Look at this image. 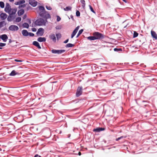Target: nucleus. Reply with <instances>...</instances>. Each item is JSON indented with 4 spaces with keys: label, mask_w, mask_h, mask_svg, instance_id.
Wrapping results in <instances>:
<instances>
[{
    "label": "nucleus",
    "mask_w": 157,
    "mask_h": 157,
    "mask_svg": "<svg viewBox=\"0 0 157 157\" xmlns=\"http://www.w3.org/2000/svg\"><path fill=\"white\" fill-rule=\"evenodd\" d=\"M39 16L43 18V19L47 21V19L48 18H50L51 17L49 13L47 11L45 12L40 11L39 13Z\"/></svg>",
    "instance_id": "1"
},
{
    "label": "nucleus",
    "mask_w": 157,
    "mask_h": 157,
    "mask_svg": "<svg viewBox=\"0 0 157 157\" xmlns=\"http://www.w3.org/2000/svg\"><path fill=\"white\" fill-rule=\"evenodd\" d=\"M46 21L42 18H40L37 19L34 22L35 25L37 26H41L42 25H45L46 23Z\"/></svg>",
    "instance_id": "2"
},
{
    "label": "nucleus",
    "mask_w": 157,
    "mask_h": 157,
    "mask_svg": "<svg viewBox=\"0 0 157 157\" xmlns=\"http://www.w3.org/2000/svg\"><path fill=\"white\" fill-rule=\"evenodd\" d=\"M93 35L94 36L96 40L102 39L105 37V36L104 35L98 32L94 33Z\"/></svg>",
    "instance_id": "3"
},
{
    "label": "nucleus",
    "mask_w": 157,
    "mask_h": 157,
    "mask_svg": "<svg viewBox=\"0 0 157 157\" xmlns=\"http://www.w3.org/2000/svg\"><path fill=\"white\" fill-rule=\"evenodd\" d=\"M65 52V50L61 49V50H56L55 49H52L51 50V52L53 54H61Z\"/></svg>",
    "instance_id": "4"
},
{
    "label": "nucleus",
    "mask_w": 157,
    "mask_h": 157,
    "mask_svg": "<svg viewBox=\"0 0 157 157\" xmlns=\"http://www.w3.org/2000/svg\"><path fill=\"white\" fill-rule=\"evenodd\" d=\"M82 86H78L77 90L76 93V97H78L82 95Z\"/></svg>",
    "instance_id": "5"
},
{
    "label": "nucleus",
    "mask_w": 157,
    "mask_h": 157,
    "mask_svg": "<svg viewBox=\"0 0 157 157\" xmlns=\"http://www.w3.org/2000/svg\"><path fill=\"white\" fill-rule=\"evenodd\" d=\"M8 29L11 31H17L19 29V28L17 25H12L9 27Z\"/></svg>",
    "instance_id": "6"
},
{
    "label": "nucleus",
    "mask_w": 157,
    "mask_h": 157,
    "mask_svg": "<svg viewBox=\"0 0 157 157\" xmlns=\"http://www.w3.org/2000/svg\"><path fill=\"white\" fill-rule=\"evenodd\" d=\"M44 29L42 28H39L36 33V34L39 35L40 36H42L44 33Z\"/></svg>",
    "instance_id": "7"
},
{
    "label": "nucleus",
    "mask_w": 157,
    "mask_h": 157,
    "mask_svg": "<svg viewBox=\"0 0 157 157\" xmlns=\"http://www.w3.org/2000/svg\"><path fill=\"white\" fill-rule=\"evenodd\" d=\"M79 28V26H78L74 29L71 35V38H72L75 36V35H76V33L77 32Z\"/></svg>",
    "instance_id": "8"
},
{
    "label": "nucleus",
    "mask_w": 157,
    "mask_h": 157,
    "mask_svg": "<svg viewBox=\"0 0 157 157\" xmlns=\"http://www.w3.org/2000/svg\"><path fill=\"white\" fill-rule=\"evenodd\" d=\"M8 37L6 34H2L0 36V39L2 40L4 42H6L8 39Z\"/></svg>",
    "instance_id": "9"
},
{
    "label": "nucleus",
    "mask_w": 157,
    "mask_h": 157,
    "mask_svg": "<svg viewBox=\"0 0 157 157\" xmlns=\"http://www.w3.org/2000/svg\"><path fill=\"white\" fill-rule=\"evenodd\" d=\"M105 130V128H104L99 127L96 128H94L93 130V131L94 132H99L101 131H104Z\"/></svg>",
    "instance_id": "10"
},
{
    "label": "nucleus",
    "mask_w": 157,
    "mask_h": 157,
    "mask_svg": "<svg viewBox=\"0 0 157 157\" xmlns=\"http://www.w3.org/2000/svg\"><path fill=\"white\" fill-rule=\"evenodd\" d=\"M49 38L54 43L56 42V39L55 35L54 34H51L49 36Z\"/></svg>",
    "instance_id": "11"
},
{
    "label": "nucleus",
    "mask_w": 157,
    "mask_h": 157,
    "mask_svg": "<svg viewBox=\"0 0 157 157\" xmlns=\"http://www.w3.org/2000/svg\"><path fill=\"white\" fill-rule=\"evenodd\" d=\"M29 3L32 6L35 7L36 6L37 2L36 1H29Z\"/></svg>",
    "instance_id": "12"
},
{
    "label": "nucleus",
    "mask_w": 157,
    "mask_h": 157,
    "mask_svg": "<svg viewBox=\"0 0 157 157\" xmlns=\"http://www.w3.org/2000/svg\"><path fill=\"white\" fill-rule=\"evenodd\" d=\"M32 44L37 47L38 49H41V47L38 42L37 41H34L33 42Z\"/></svg>",
    "instance_id": "13"
},
{
    "label": "nucleus",
    "mask_w": 157,
    "mask_h": 157,
    "mask_svg": "<svg viewBox=\"0 0 157 157\" xmlns=\"http://www.w3.org/2000/svg\"><path fill=\"white\" fill-rule=\"evenodd\" d=\"M9 15L8 16L7 20L8 21H11L13 20L15 18V16L9 13Z\"/></svg>",
    "instance_id": "14"
},
{
    "label": "nucleus",
    "mask_w": 157,
    "mask_h": 157,
    "mask_svg": "<svg viewBox=\"0 0 157 157\" xmlns=\"http://www.w3.org/2000/svg\"><path fill=\"white\" fill-rule=\"evenodd\" d=\"M7 15L5 13H2L0 15V17L2 20H5L7 17Z\"/></svg>",
    "instance_id": "15"
},
{
    "label": "nucleus",
    "mask_w": 157,
    "mask_h": 157,
    "mask_svg": "<svg viewBox=\"0 0 157 157\" xmlns=\"http://www.w3.org/2000/svg\"><path fill=\"white\" fill-rule=\"evenodd\" d=\"M151 36L155 40L157 39V35L155 31L151 30Z\"/></svg>",
    "instance_id": "16"
},
{
    "label": "nucleus",
    "mask_w": 157,
    "mask_h": 157,
    "mask_svg": "<svg viewBox=\"0 0 157 157\" xmlns=\"http://www.w3.org/2000/svg\"><path fill=\"white\" fill-rule=\"evenodd\" d=\"M37 40L38 41L40 42H44L46 41V38L44 37H40L38 38Z\"/></svg>",
    "instance_id": "17"
},
{
    "label": "nucleus",
    "mask_w": 157,
    "mask_h": 157,
    "mask_svg": "<svg viewBox=\"0 0 157 157\" xmlns=\"http://www.w3.org/2000/svg\"><path fill=\"white\" fill-rule=\"evenodd\" d=\"M29 33V32L26 30L24 29L22 31V34L24 36H28Z\"/></svg>",
    "instance_id": "18"
},
{
    "label": "nucleus",
    "mask_w": 157,
    "mask_h": 157,
    "mask_svg": "<svg viewBox=\"0 0 157 157\" xmlns=\"http://www.w3.org/2000/svg\"><path fill=\"white\" fill-rule=\"evenodd\" d=\"M11 10V9L10 7L9 6H6V7L5 8V11L6 13H8L9 14L10 13Z\"/></svg>",
    "instance_id": "19"
},
{
    "label": "nucleus",
    "mask_w": 157,
    "mask_h": 157,
    "mask_svg": "<svg viewBox=\"0 0 157 157\" xmlns=\"http://www.w3.org/2000/svg\"><path fill=\"white\" fill-rule=\"evenodd\" d=\"M18 74V73L16 72V71L14 70H13L10 74L9 75L10 76H14Z\"/></svg>",
    "instance_id": "20"
},
{
    "label": "nucleus",
    "mask_w": 157,
    "mask_h": 157,
    "mask_svg": "<svg viewBox=\"0 0 157 157\" xmlns=\"http://www.w3.org/2000/svg\"><path fill=\"white\" fill-rule=\"evenodd\" d=\"M24 12L25 11L23 9H21L18 11V15L19 16H21L24 13Z\"/></svg>",
    "instance_id": "21"
},
{
    "label": "nucleus",
    "mask_w": 157,
    "mask_h": 157,
    "mask_svg": "<svg viewBox=\"0 0 157 157\" xmlns=\"http://www.w3.org/2000/svg\"><path fill=\"white\" fill-rule=\"evenodd\" d=\"M56 39L57 41H58L62 37L61 34L59 33H56Z\"/></svg>",
    "instance_id": "22"
},
{
    "label": "nucleus",
    "mask_w": 157,
    "mask_h": 157,
    "mask_svg": "<svg viewBox=\"0 0 157 157\" xmlns=\"http://www.w3.org/2000/svg\"><path fill=\"white\" fill-rule=\"evenodd\" d=\"M75 46L74 44H72L71 43H68L66 44L65 45V47L66 48H71L74 47Z\"/></svg>",
    "instance_id": "23"
},
{
    "label": "nucleus",
    "mask_w": 157,
    "mask_h": 157,
    "mask_svg": "<svg viewBox=\"0 0 157 157\" xmlns=\"http://www.w3.org/2000/svg\"><path fill=\"white\" fill-rule=\"evenodd\" d=\"M87 38L88 40H96L94 36L93 35V36H89L87 37Z\"/></svg>",
    "instance_id": "24"
},
{
    "label": "nucleus",
    "mask_w": 157,
    "mask_h": 157,
    "mask_svg": "<svg viewBox=\"0 0 157 157\" xmlns=\"http://www.w3.org/2000/svg\"><path fill=\"white\" fill-rule=\"evenodd\" d=\"M22 26L24 28H25L27 29H28L29 27V24L26 22L24 23L23 24Z\"/></svg>",
    "instance_id": "25"
},
{
    "label": "nucleus",
    "mask_w": 157,
    "mask_h": 157,
    "mask_svg": "<svg viewBox=\"0 0 157 157\" xmlns=\"http://www.w3.org/2000/svg\"><path fill=\"white\" fill-rule=\"evenodd\" d=\"M83 29H82L79 30L78 31V33L77 34V35L76 36V38H77L78 37V36L82 33L83 32Z\"/></svg>",
    "instance_id": "26"
},
{
    "label": "nucleus",
    "mask_w": 157,
    "mask_h": 157,
    "mask_svg": "<svg viewBox=\"0 0 157 157\" xmlns=\"http://www.w3.org/2000/svg\"><path fill=\"white\" fill-rule=\"evenodd\" d=\"M39 10H40V11L45 12L46 11L44 7L43 6H39Z\"/></svg>",
    "instance_id": "27"
},
{
    "label": "nucleus",
    "mask_w": 157,
    "mask_h": 157,
    "mask_svg": "<svg viewBox=\"0 0 157 157\" xmlns=\"http://www.w3.org/2000/svg\"><path fill=\"white\" fill-rule=\"evenodd\" d=\"M71 7L70 6H68L66 7V8H64L63 10L65 11H68L69 10H71Z\"/></svg>",
    "instance_id": "28"
},
{
    "label": "nucleus",
    "mask_w": 157,
    "mask_h": 157,
    "mask_svg": "<svg viewBox=\"0 0 157 157\" xmlns=\"http://www.w3.org/2000/svg\"><path fill=\"white\" fill-rule=\"evenodd\" d=\"M126 137V136H120L119 137L116 138V141H118L122 139L125 138Z\"/></svg>",
    "instance_id": "29"
},
{
    "label": "nucleus",
    "mask_w": 157,
    "mask_h": 157,
    "mask_svg": "<svg viewBox=\"0 0 157 157\" xmlns=\"http://www.w3.org/2000/svg\"><path fill=\"white\" fill-rule=\"evenodd\" d=\"M114 51L115 52H119L120 51H122V50L121 48H115L114 49Z\"/></svg>",
    "instance_id": "30"
},
{
    "label": "nucleus",
    "mask_w": 157,
    "mask_h": 157,
    "mask_svg": "<svg viewBox=\"0 0 157 157\" xmlns=\"http://www.w3.org/2000/svg\"><path fill=\"white\" fill-rule=\"evenodd\" d=\"M138 35V33L136 31L134 32L133 38H134L137 37Z\"/></svg>",
    "instance_id": "31"
},
{
    "label": "nucleus",
    "mask_w": 157,
    "mask_h": 157,
    "mask_svg": "<svg viewBox=\"0 0 157 157\" xmlns=\"http://www.w3.org/2000/svg\"><path fill=\"white\" fill-rule=\"evenodd\" d=\"M17 11V10L16 9L13 10L10 13V14L12 15H14Z\"/></svg>",
    "instance_id": "32"
},
{
    "label": "nucleus",
    "mask_w": 157,
    "mask_h": 157,
    "mask_svg": "<svg viewBox=\"0 0 157 157\" xmlns=\"http://www.w3.org/2000/svg\"><path fill=\"white\" fill-rule=\"evenodd\" d=\"M21 21V18L20 17H17L15 20L16 22H19Z\"/></svg>",
    "instance_id": "33"
},
{
    "label": "nucleus",
    "mask_w": 157,
    "mask_h": 157,
    "mask_svg": "<svg viewBox=\"0 0 157 157\" xmlns=\"http://www.w3.org/2000/svg\"><path fill=\"white\" fill-rule=\"evenodd\" d=\"M5 6V4L4 3L2 2H0V7L2 8H4V7Z\"/></svg>",
    "instance_id": "34"
},
{
    "label": "nucleus",
    "mask_w": 157,
    "mask_h": 157,
    "mask_svg": "<svg viewBox=\"0 0 157 157\" xmlns=\"http://www.w3.org/2000/svg\"><path fill=\"white\" fill-rule=\"evenodd\" d=\"M81 3L82 4V6L84 8L85 6V1H80Z\"/></svg>",
    "instance_id": "35"
},
{
    "label": "nucleus",
    "mask_w": 157,
    "mask_h": 157,
    "mask_svg": "<svg viewBox=\"0 0 157 157\" xmlns=\"http://www.w3.org/2000/svg\"><path fill=\"white\" fill-rule=\"evenodd\" d=\"M89 7H90V11L93 12V13H95V12L94 11L93 9V8L90 5H89Z\"/></svg>",
    "instance_id": "36"
},
{
    "label": "nucleus",
    "mask_w": 157,
    "mask_h": 157,
    "mask_svg": "<svg viewBox=\"0 0 157 157\" xmlns=\"http://www.w3.org/2000/svg\"><path fill=\"white\" fill-rule=\"evenodd\" d=\"M76 15L77 17H79L80 16V12L78 10H77L76 12Z\"/></svg>",
    "instance_id": "37"
},
{
    "label": "nucleus",
    "mask_w": 157,
    "mask_h": 157,
    "mask_svg": "<svg viewBox=\"0 0 157 157\" xmlns=\"http://www.w3.org/2000/svg\"><path fill=\"white\" fill-rule=\"evenodd\" d=\"M55 28L57 30H60L61 29L62 27L61 25H58L56 26Z\"/></svg>",
    "instance_id": "38"
},
{
    "label": "nucleus",
    "mask_w": 157,
    "mask_h": 157,
    "mask_svg": "<svg viewBox=\"0 0 157 157\" xmlns=\"http://www.w3.org/2000/svg\"><path fill=\"white\" fill-rule=\"evenodd\" d=\"M5 22L4 21L0 22V28L3 26V25Z\"/></svg>",
    "instance_id": "39"
},
{
    "label": "nucleus",
    "mask_w": 157,
    "mask_h": 157,
    "mask_svg": "<svg viewBox=\"0 0 157 157\" xmlns=\"http://www.w3.org/2000/svg\"><path fill=\"white\" fill-rule=\"evenodd\" d=\"M56 17H57L56 20H57V21L59 22L60 21L61 18L59 16L57 15Z\"/></svg>",
    "instance_id": "40"
},
{
    "label": "nucleus",
    "mask_w": 157,
    "mask_h": 157,
    "mask_svg": "<svg viewBox=\"0 0 157 157\" xmlns=\"http://www.w3.org/2000/svg\"><path fill=\"white\" fill-rule=\"evenodd\" d=\"M6 44L2 43H0V47H3L6 46Z\"/></svg>",
    "instance_id": "41"
},
{
    "label": "nucleus",
    "mask_w": 157,
    "mask_h": 157,
    "mask_svg": "<svg viewBox=\"0 0 157 157\" xmlns=\"http://www.w3.org/2000/svg\"><path fill=\"white\" fill-rule=\"evenodd\" d=\"M45 7L48 10H51L52 9V8L50 6H46Z\"/></svg>",
    "instance_id": "42"
},
{
    "label": "nucleus",
    "mask_w": 157,
    "mask_h": 157,
    "mask_svg": "<svg viewBox=\"0 0 157 157\" xmlns=\"http://www.w3.org/2000/svg\"><path fill=\"white\" fill-rule=\"evenodd\" d=\"M28 36H34V33H29Z\"/></svg>",
    "instance_id": "43"
},
{
    "label": "nucleus",
    "mask_w": 157,
    "mask_h": 157,
    "mask_svg": "<svg viewBox=\"0 0 157 157\" xmlns=\"http://www.w3.org/2000/svg\"><path fill=\"white\" fill-rule=\"evenodd\" d=\"M72 102H74L75 103H78V102H79V100H73L72 101Z\"/></svg>",
    "instance_id": "44"
},
{
    "label": "nucleus",
    "mask_w": 157,
    "mask_h": 157,
    "mask_svg": "<svg viewBox=\"0 0 157 157\" xmlns=\"http://www.w3.org/2000/svg\"><path fill=\"white\" fill-rule=\"evenodd\" d=\"M26 21L28 22L29 24L31 23V20L30 19L27 18L26 19Z\"/></svg>",
    "instance_id": "45"
},
{
    "label": "nucleus",
    "mask_w": 157,
    "mask_h": 157,
    "mask_svg": "<svg viewBox=\"0 0 157 157\" xmlns=\"http://www.w3.org/2000/svg\"><path fill=\"white\" fill-rule=\"evenodd\" d=\"M20 5L23 4L25 2V1H19Z\"/></svg>",
    "instance_id": "46"
},
{
    "label": "nucleus",
    "mask_w": 157,
    "mask_h": 157,
    "mask_svg": "<svg viewBox=\"0 0 157 157\" xmlns=\"http://www.w3.org/2000/svg\"><path fill=\"white\" fill-rule=\"evenodd\" d=\"M32 30L33 32H35L36 31V29L35 28H33L32 29Z\"/></svg>",
    "instance_id": "47"
},
{
    "label": "nucleus",
    "mask_w": 157,
    "mask_h": 157,
    "mask_svg": "<svg viewBox=\"0 0 157 157\" xmlns=\"http://www.w3.org/2000/svg\"><path fill=\"white\" fill-rule=\"evenodd\" d=\"M68 41H69V39H67L65 41H64L63 42V43L64 44H66L68 42Z\"/></svg>",
    "instance_id": "48"
},
{
    "label": "nucleus",
    "mask_w": 157,
    "mask_h": 157,
    "mask_svg": "<svg viewBox=\"0 0 157 157\" xmlns=\"http://www.w3.org/2000/svg\"><path fill=\"white\" fill-rule=\"evenodd\" d=\"M14 61L17 62H22V61L21 60H19L17 59H15Z\"/></svg>",
    "instance_id": "49"
},
{
    "label": "nucleus",
    "mask_w": 157,
    "mask_h": 157,
    "mask_svg": "<svg viewBox=\"0 0 157 157\" xmlns=\"http://www.w3.org/2000/svg\"><path fill=\"white\" fill-rule=\"evenodd\" d=\"M27 17V16L26 14H24L23 17V19H25Z\"/></svg>",
    "instance_id": "50"
},
{
    "label": "nucleus",
    "mask_w": 157,
    "mask_h": 157,
    "mask_svg": "<svg viewBox=\"0 0 157 157\" xmlns=\"http://www.w3.org/2000/svg\"><path fill=\"white\" fill-rule=\"evenodd\" d=\"M15 4L16 5H19L20 6V4L19 1L17 2L16 3H15Z\"/></svg>",
    "instance_id": "51"
},
{
    "label": "nucleus",
    "mask_w": 157,
    "mask_h": 157,
    "mask_svg": "<svg viewBox=\"0 0 157 157\" xmlns=\"http://www.w3.org/2000/svg\"><path fill=\"white\" fill-rule=\"evenodd\" d=\"M25 4H23V5H20L19 6V7H25Z\"/></svg>",
    "instance_id": "52"
},
{
    "label": "nucleus",
    "mask_w": 157,
    "mask_h": 157,
    "mask_svg": "<svg viewBox=\"0 0 157 157\" xmlns=\"http://www.w3.org/2000/svg\"><path fill=\"white\" fill-rule=\"evenodd\" d=\"M70 17L72 19V20L74 21V19L73 16L71 15H70Z\"/></svg>",
    "instance_id": "53"
},
{
    "label": "nucleus",
    "mask_w": 157,
    "mask_h": 157,
    "mask_svg": "<svg viewBox=\"0 0 157 157\" xmlns=\"http://www.w3.org/2000/svg\"><path fill=\"white\" fill-rule=\"evenodd\" d=\"M46 131L47 132H48L50 134H51V131H50V130L49 129H48L47 130H46Z\"/></svg>",
    "instance_id": "54"
},
{
    "label": "nucleus",
    "mask_w": 157,
    "mask_h": 157,
    "mask_svg": "<svg viewBox=\"0 0 157 157\" xmlns=\"http://www.w3.org/2000/svg\"><path fill=\"white\" fill-rule=\"evenodd\" d=\"M41 157L40 155H38V154H36L35 155L34 157Z\"/></svg>",
    "instance_id": "55"
},
{
    "label": "nucleus",
    "mask_w": 157,
    "mask_h": 157,
    "mask_svg": "<svg viewBox=\"0 0 157 157\" xmlns=\"http://www.w3.org/2000/svg\"><path fill=\"white\" fill-rule=\"evenodd\" d=\"M12 42V40L11 39H9V43H10Z\"/></svg>",
    "instance_id": "56"
},
{
    "label": "nucleus",
    "mask_w": 157,
    "mask_h": 157,
    "mask_svg": "<svg viewBox=\"0 0 157 157\" xmlns=\"http://www.w3.org/2000/svg\"><path fill=\"white\" fill-rule=\"evenodd\" d=\"M6 6H7V7H10V5H9V4L8 3H6Z\"/></svg>",
    "instance_id": "57"
},
{
    "label": "nucleus",
    "mask_w": 157,
    "mask_h": 157,
    "mask_svg": "<svg viewBox=\"0 0 157 157\" xmlns=\"http://www.w3.org/2000/svg\"><path fill=\"white\" fill-rule=\"evenodd\" d=\"M124 2L126 3H128L129 2H128V1H123Z\"/></svg>",
    "instance_id": "58"
},
{
    "label": "nucleus",
    "mask_w": 157,
    "mask_h": 157,
    "mask_svg": "<svg viewBox=\"0 0 157 157\" xmlns=\"http://www.w3.org/2000/svg\"><path fill=\"white\" fill-rule=\"evenodd\" d=\"M3 80V77H0V80Z\"/></svg>",
    "instance_id": "59"
},
{
    "label": "nucleus",
    "mask_w": 157,
    "mask_h": 157,
    "mask_svg": "<svg viewBox=\"0 0 157 157\" xmlns=\"http://www.w3.org/2000/svg\"><path fill=\"white\" fill-rule=\"evenodd\" d=\"M141 66H142L144 67H146V66L144 65L143 64L141 65Z\"/></svg>",
    "instance_id": "60"
},
{
    "label": "nucleus",
    "mask_w": 157,
    "mask_h": 157,
    "mask_svg": "<svg viewBox=\"0 0 157 157\" xmlns=\"http://www.w3.org/2000/svg\"><path fill=\"white\" fill-rule=\"evenodd\" d=\"M101 64V65H106V64L105 63H100Z\"/></svg>",
    "instance_id": "61"
},
{
    "label": "nucleus",
    "mask_w": 157,
    "mask_h": 157,
    "mask_svg": "<svg viewBox=\"0 0 157 157\" xmlns=\"http://www.w3.org/2000/svg\"><path fill=\"white\" fill-rule=\"evenodd\" d=\"M78 155H81V153L80 152H79L78 153Z\"/></svg>",
    "instance_id": "62"
},
{
    "label": "nucleus",
    "mask_w": 157,
    "mask_h": 157,
    "mask_svg": "<svg viewBox=\"0 0 157 157\" xmlns=\"http://www.w3.org/2000/svg\"><path fill=\"white\" fill-rule=\"evenodd\" d=\"M10 2H13V1H9Z\"/></svg>",
    "instance_id": "63"
},
{
    "label": "nucleus",
    "mask_w": 157,
    "mask_h": 157,
    "mask_svg": "<svg viewBox=\"0 0 157 157\" xmlns=\"http://www.w3.org/2000/svg\"><path fill=\"white\" fill-rule=\"evenodd\" d=\"M2 150V149L1 148H0V151H1Z\"/></svg>",
    "instance_id": "64"
}]
</instances>
